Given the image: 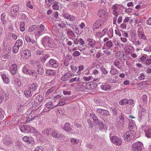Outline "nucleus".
Returning <instances> with one entry per match:
<instances>
[{"instance_id":"1","label":"nucleus","mask_w":151,"mask_h":151,"mask_svg":"<svg viewBox=\"0 0 151 151\" xmlns=\"http://www.w3.org/2000/svg\"><path fill=\"white\" fill-rule=\"evenodd\" d=\"M42 43L45 47L52 48L55 46L54 40L47 36H45L43 38Z\"/></svg>"},{"instance_id":"2","label":"nucleus","mask_w":151,"mask_h":151,"mask_svg":"<svg viewBox=\"0 0 151 151\" xmlns=\"http://www.w3.org/2000/svg\"><path fill=\"white\" fill-rule=\"evenodd\" d=\"M138 116L140 121H144L147 117L146 110L145 109L142 105H139Z\"/></svg>"},{"instance_id":"3","label":"nucleus","mask_w":151,"mask_h":151,"mask_svg":"<svg viewBox=\"0 0 151 151\" xmlns=\"http://www.w3.org/2000/svg\"><path fill=\"white\" fill-rule=\"evenodd\" d=\"M135 132L133 130L127 132L123 136V138L126 141H131L134 139Z\"/></svg>"},{"instance_id":"4","label":"nucleus","mask_w":151,"mask_h":151,"mask_svg":"<svg viewBox=\"0 0 151 151\" xmlns=\"http://www.w3.org/2000/svg\"><path fill=\"white\" fill-rule=\"evenodd\" d=\"M19 128L21 131L24 133H35L36 132V129L31 126L25 125L20 126Z\"/></svg>"},{"instance_id":"5","label":"nucleus","mask_w":151,"mask_h":151,"mask_svg":"<svg viewBox=\"0 0 151 151\" xmlns=\"http://www.w3.org/2000/svg\"><path fill=\"white\" fill-rule=\"evenodd\" d=\"M105 21L104 20L99 19L97 20L93 24L92 29L95 31L103 26L105 25Z\"/></svg>"},{"instance_id":"6","label":"nucleus","mask_w":151,"mask_h":151,"mask_svg":"<svg viewBox=\"0 0 151 151\" xmlns=\"http://www.w3.org/2000/svg\"><path fill=\"white\" fill-rule=\"evenodd\" d=\"M110 139L111 141L116 145L120 146L122 144V140L121 138L115 136H111V134H109Z\"/></svg>"},{"instance_id":"7","label":"nucleus","mask_w":151,"mask_h":151,"mask_svg":"<svg viewBox=\"0 0 151 151\" xmlns=\"http://www.w3.org/2000/svg\"><path fill=\"white\" fill-rule=\"evenodd\" d=\"M97 85L96 83L92 82H88V83H83L82 86L83 87V90L85 89H93L95 88Z\"/></svg>"},{"instance_id":"8","label":"nucleus","mask_w":151,"mask_h":151,"mask_svg":"<svg viewBox=\"0 0 151 151\" xmlns=\"http://www.w3.org/2000/svg\"><path fill=\"white\" fill-rule=\"evenodd\" d=\"M143 145L139 142L133 143L132 146V151H142Z\"/></svg>"},{"instance_id":"9","label":"nucleus","mask_w":151,"mask_h":151,"mask_svg":"<svg viewBox=\"0 0 151 151\" xmlns=\"http://www.w3.org/2000/svg\"><path fill=\"white\" fill-rule=\"evenodd\" d=\"M9 93L2 89L0 90V103L6 101L8 99Z\"/></svg>"},{"instance_id":"10","label":"nucleus","mask_w":151,"mask_h":151,"mask_svg":"<svg viewBox=\"0 0 151 151\" xmlns=\"http://www.w3.org/2000/svg\"><path fill=\"white\" fill-rule=\"evenodd\" d=\"M51 134L52 136L53 137L62 140H63L65 137V136L64 134H59L55 130L52 129Z\"/></svg>"},{"instance_id":"11","label":"nucleus","mask_w":151,"mask_h":151,"mask_svg":"<svg viewBox=\"0 0 151 151\" xmlns=\"http://www.w3.org/2000/svg\"><path fill=\"white\" fill-rule=\"evenodd\" d=\"M45 27L42 24H41L36 29L35 32V35L36 37H38L43 34L45 30Z\"/></svg>"},{"instance_id":"12","label":"nucleus","mask_w":151,"mask_h":151,"mask_svg":"<svg viewBox=\"0 0 151 151\" xmlns=\"http://www.w3.org/2000/svg\"><path fill=\"white\" fill-rule=\"evenodd\" d=\"M143 30V29L141 27H138L137 31L138 36L139 39L145 41L147 40L146 36Z\"/></svg>"},{"instance_id":"13","label":"nucleus","mask_w":151,"mask_h":151,"mask_svg":"<svg viewBox=\"0 0 151 151\" xmlns=\"http://www.w3.org/2000/svg\"><path fill=\"white\" fill-rule=\"evenodd\" d=\"M48 65L50 67L56 68L59 65V63L57 60L52 59L49 60L48 62Z\"/></svg>"},{"instance_id":"14","label":"nucleus","mask_w":151,"mask_h":151,"mask_svg":"<svg viewBox=\"0 0 151 151\" xmlns=\"http://www.w3.org/2000/svg\"><path fill=\"white\" fill-rule=\"evenodd\" d=\"M19 10V7L17 5H15L12 7L10 9V14L11 15L14 17L16 16Z\"/></svg>"},{"instance_id":"15","label":"nucleus","mask_w":151,"mask_h":151,"mask_svg":"<svg viewBox=\"0 0 151 151\" xmlns=\"http://www.w3.org/2000/svg\"><path fill=\"white\" fill-rule=\"evenodd\" d=\"M31 55L30 51L28 50H25L23 51L21 53V57L24 59H28Z\"/></svg>"},{"instance_id":"16","label":"nucleus","mask_w":151,"mask_h":151,"mask_svg":"<svg viewBox=\"0 0 151 151\" xmlns=\"http://www.w3.org/2000/svg\"><path fill=\"white\" fill-rule=\"evenodd\" d=\"M96 112L101 115L108 116L110 115V113L108 110L104 109H96Z\"/></svg>"},{"instance_id":"17","label":"nucleus","mask_w":151,"mask_h":151,"mask_svg":"<svg viewBox=\"0 0 151 151\" xmlns=\"http://www.w3.org/2000/svg\"><path fill=\"white\" fill-rule=\"evenodd\" d=\"M25 38L28 44H36L35 40L30 36L29 34H26Z\"/></svg>"},{"instance_id":"18","label":"nucleus","mask_w":151,"mask_h":151,"mask_svg":"<svg viewBox=\"0 0 151 151\" xmlns=\"http://www.w3.org/2000/svg\"><path fill=\"white\" fill-rule=\"evenodd\" d=\"M22 72L26 74H28L29 75H33L35 71L34 70H29L28 67L26 65H24L23 68L22 69Z\"/></svg>"},{"instance_id":"19","label":"nucleus","mask_w":151,"mask_h":151,"mask_svg":"<svg viewBox=\"0 0 151 151\" xmlns=\"http://www.w3.org/2000/svg\"><path fill=\"white\" fill-rule=\"evenodd\" d=\"M72 75L70 73H67L65 74L61 78V80L63 81H69L70 78L72 77Z\"/></svg>"},{"instance_id":"20","label":"nucleus","mask_w":151,"mask_h":151,"mask_svg":"<svg viewBox=\"0 0 151 151\" xmlns=\"http://www.w3.org/2000/svg\"><path fill=\"white\" fill-rule=\"evenodd\" d=\"M111 85L107 83H105L101 86V88L103 90L107 91L110 89L111 88Z\"/></svg>"},{"instance_id":"21","label":"nucleus","mask_w":151,"mask_h":151,"mask_svg":"<svg viewBox=\"0 0 151 151\" xmlns=\"http://www.w3.org/2000/svg\"><path fill=\"white\" fill-rule=\"evenodd\" d=\"M71 125L68 122L66 123L63 128V130L67 132H70L72 131Z\"/></svg>"},{"instance_id":"22","label":"nucleus","mask_w":151,"mask_h":151,"mask_svg":"<svg viewBox=\"0 0 151 151\" xmlns=\"http://www.w3.org/2000/svg\"><path fill=\"white\" fill-rule=\"evenodd\" d=\"M17 70V66L16 64H13L10 67L9 69L10 73L12 75L15 74Z\"/></svg>"},{"instance_id":"23","label":"nucleus","mask_w":151,"mask_h":151,"mask_svg":"<svg viewBox=\"0 0 151 151\" xmlns=\"http://www.w3.org/2000/svg\"><path fill=\"white\" fill-rule=\"evenodd\" d=\"M106 13L105 11L102 9H99L97 12V15L100 17L104 18Z\"/></svg>"},{"instance_id":"24","label":"nucleus","mask_w":151,"mask_h":151,"mask_svg":"<svg viewBox=\"0 0 151 151\" xmlns=\"http://www.w3.org/2000/svg\"><path fill=\"white\" fill-rule=\"evenodd\" d=\"M37 71L40 75H42L44 73V69L42 65L39 64L37 65Z\"/></svg>"},{"instance_id":"25","label":"nucleus","mask_w":151,"mask_h":151,"mask_svg":"<svg viewBox=\"0 0 151 151\" xmlns=\"http://www.w3.org/2000/svg\"><path fill=\"white\" fill-rule=\"evenodd\" d=\"M32 98L34 99L35 101L40 103L42 100L43 98L41 95H37V94L34 95Z\"/></svg>"},{"instance_id":"26","label":"nucleus","mask_w":151,"mask_h":151,"mask_svg":"<svg viewBox=\"0 0 151 151\" xmlns=\"http://www.w3.org/2000/svg\"><path fill=\"white\" fill-rule=\"evenodd\" d=\"M38 85L35 83H33L30 84L29 86V88L31 90L32 92H35L37 90L38 88Z\"/></svg>"},{"instance_id":"27","label":"nucleus","mask_w":151,"mask_h":151,"mask_svg":"<svg viewBox=\"0 0 151 151\" xmlns=\"http://www.w3.org/2000/svg\"><path fill=\"white\" fill-rule=\"evenodd\" d=\"M110 73L112 75L114 76L118 74L119 73V71L112 65L111 67Z\"/></svg>"},{"instance_id":"28","label":"nucleus","mask_w":151,"mask_h":151,"mask_svg":"<svg viewBox=\"0 0 151 151\" xmlns=\"http://www.w3.org/2000/svg\"><path fill=\"white\" fill-rule=\"evenodd\" d=\"M76 82L77 84H80L81 83L80 78L79 77H77L73 78L69 80V83H73L74 82Z\"/></svg>"},{"instance_id":"29","label":"nucleus","mask_w":151,"mask_h":151,"mask_svg":"<svg viewBox=\"0 0 151 151\" xmlns=\"http://www.w3.org/2000/svg\"><path fill=\"white\" fill-rule=\"evenodd\" d=\"M99 126V129H106L107 128V126L105 124H104L102 121H100L97 124Z\"/></svg>"},{"instance_id":"30","label":"nucleus","mask_w":151,"mask_h":151,"mask_svg":"<svg viewBox=\"0 0 151 151\" xmlns=\"http://www.w3.org/2000/svg\"><path fill=\"white\" fill-rule=\"evenodd\" d=\"M124 53L123 51L120 52L119 51H117L115 55L116 58L118 59H121L124 56Z\"/></svg>"},{"instance_id":"31","label":"nucleus","mask_w":151,"mask_h":151,"mask_svg":"<svg viewBox=\"0 0 151 151\" xmlns=\"http://www.w3.org/2000/svg\"><path fill=\"white\" fill-rule=\"evenodd\" d=\"M32 91L29 88L24 91V94L26 97H30L32 96Z\"/></svg>"},{"instance_id":"32","label":"nucleus","mask_w":151,"mask_h":151,"mask_svg":"<svg viewBox=\"0 0 151 151\" xmlns=\"http://www.w3.org/2000/svg\"><path fill=\"white\" fill-rule=\"evenodd\" d=\"M55 86H53L50 88L47 91L45 94V96H47L50 94L52 93V92L55 90Z\"/></svg>"},{"instance_id":"33","label":"nucleus","mask_w":151,"mask_h":151,"mask_svg":"<svg viewBox=\"0 0 151 151\" xmlns=\"http://www.w3.org/2000/svg\"><path fill=\"white\" fill-rule=\"evenodd\" d=\"M1 77L5 83L7 84L10 82V80L5 74H2Z\"/></svg>"},{"instance_id":"34","label":"nucleus","mask_w":151,"mask_h":151,"mask_svg":"<svg viewBox=\"0 0 151 151\" xmlns=\"http://www.w3.org/2000/svg\"><path fill=\"white\" fill-rule=\"evenodd\" d=\"M113 65L119 69H121L122 68L121 65H120V62L118 60H116L113 62Z\"/></svg>"},{"instance_id":"35","label":"nucleus","mask_w":151,"mask_h":151,"mask_svg":"<svg viewBox=\"0 0 151 151\" xmlns=\"http://www.w3.org/2000/svg\"><path fill=\"white\" fill-rule=\"evenodd\" d=\"M87 41L89 43L88 45L90 46V47H94L95 44V41L94 40L90 38H88Z\"/></svg>"},{"instance_id":"36","label":"nucleus","mask_w":151,"mask_h":151,"mask_svg":"<svg viewBox=\"0 0 151 151\" xmlns=\"http://www.w3.org/2000/svg\"><path fill=\"white\" fill-rule=\"evenodd\" d=\"M52 130L51 128H49L47 129H45L42 131V133L44 134L48 135L50 134H51Z\"/></svg>"},{"instance_id":"37","label":"nucleus","mask_w":151,"mask_h":151,"mask_svg":"<svg viewBox=\"0 0 151 151\" xmlns=\"http://www.w3.org/2000/svg\"><path fill=\"white\" fill-rule=\"evenodd\" d=\"M23 105L20 103H18L16 105V111L17 112L20 111L23 108Z\"/></svg>"},{"instance_id":"38","label":"nucleus","mask_w":151,"mask_h":151,"mask_svg":"<svg viewBox=\"0 0 151 151\" xmlns=\"http://www.w3.org/2000/svg\"><path fill=\"white\" fill-rule=\"evenodd\" d=\"M146 136L147 138H151V128H149L145 131Z\"/></svg>"},{"instance_id":"39","label":"nucleus","mask_w":151,"mask_h":151,"mask_svg":"<svg viewBox=\"0 0 151 151\" xmlns=\"http://www.w3.org/2000/svg\"><path fill=\"white\" fill-rule=\"evenodd\" d=\"M105 45L109 49H110L114 46L111 40L106 42Z\"/></svg>"},{"instance_id":"40","label":"nucleus","mask_w":151,"mask_h":151,"mask_svg":"<svg viewBox=\"0 0 151 151\" xmlns=\"http://www.w3.org/2000/svg\"><path fill=\"white\" fill-rule=\"evenodd\" d=\"M58 4L59 3L58 2H54L52 5V9L54 10H58L59 9V6Z\"/></svg>"},{"instance_id":"41","label":"nucleus","mask_w":151,"mask_h":151,"mask_svg":"<svg viewBox=\"0 0 151 151\" xmlns=\"http://www.w3.org/2000/svg\"><path fill=\"white\" fill-rule=\"evenodd\" d=\"M23 44V42L22 40L19 39L17 40L16 41V42L15 43V45H16V46H17L18 47H20L22 46Z\"/></svg>"},{"instance_id":"42","label":"nucleus","mask_w":151,"mask_h":151,"mask_svg":"<svg viewBox=\"0 0 151 151\" xmlns=\"http://www.w3.org/2000/svg\"><path fill=\"white\" fill-rule=\"evenodd\" d=\"M37 26L36 25H31L28 28V32L30 33L33 32L36 29H37Z\"/></svg>"},{"instance_id":"43","label":"nucleus","mask_w":151,"mask_h":151,"mask_svg":"<svg viewBox=\"0 0 151 151\" xmlns=\"http://www.w3.org/2000/svg\"><path fill=\"white\" fill-rule=\"evenodd\" d=\"M50 57L49 55L46 54L42 56L40 58L41 61L42 63H45L47 59Z\"/></svg>"},{"instance_id":"44","label":"nucleus","mask_w":151,"mask_h":151,"mask_svg":"<svg viewBox=\"0 0 151 151\" xmlns=\"http://www.w3.org/2000/svg\"><path fill=\"white\" fill-rule=\"evenodd\" d=\"M6 14L5 13H3L1 15V21L3 24H5L6 23Z\"/></svg>"},{"instance_id":"45","label":"nucleus","mask_w":151,"mask_h":151,"mask_svg":"<svg viewBox=\"0 0 151 151\" xmlns=\"http://www.w3.org/2000/svg\"><path fill=\"white\" fill-rule=\"evenodd\" d=\"M107 35L110 38H111L113 36V29L112 28L109 29L107 33Z\"/></svg>"},{"instance_id":"46","label":"nucleus","mask_w":151,"mask_h":151,"mask_svg":"<svg viewBox=\"0 0 151 151\" xmlns=\"http://www.w3.org/2000/svg\"><path fill=\"white\" fill-rule=\"evenodd\" d=\"M25 23L24 22H22L20 24L19 29L22 32H24L25 29Z\"/></svg>"},{"instance_id":"47","label":"nucleus","mask_w":151,"mask_h":151,"mask_svg":"<svg viewBox=\"0 0 151 151\" xmlns=\"http://www.w3.org/2000/svg\"><path fill=\"white\" fill-rule=\"evenodd\" d=\"M47 73L49 75H51L52 76H54L55 75L56 72L55 70H47Z\"/></svg>"},{"instance_id":"48","label":"nucleus","mask_w":151,"mask_h":151,"mask_svg":"<svg viewBox=\"0 0 151 151\" xmlns=\"http://www.w3.org/2000/svg\"><path fill=\"white\" fill-rule=\"evenodd\" d=\"M5 112L1 108H0V119L2 120L4 118Z\"/></svg>"},{"instance_id":"49","label":"nucleus","mask_w":151,"mask_h":151,"mask_svg":"<svg viewBox=\"0 0 151 151\" xmlns=\"http://www.w3.org/2000/svg\"><path fill=\"white\" fill-rule=\"evenodd\" d=\"M13 81L14 83L17 86H19L21 85V81L17 78H14Z\"/></svg>"},{"instance_id":"50","label":"nucleus","mask_w":151,"mask_h":151,"mask_svg":"<svg viewBox=\"0 0 151 151\" xmlns=\"http://www.w3.org/2000/svg\"><path fill=\"white\" fill-rule=\"evenodd\" d=\"M142 101L143 103L145 104L147 103V96L145 95H143L142 97Z\"/></svg>"},{"instance_id":"51","label":"nucleus","mask_w":151,"mask_h":151,"mask_svg":"<svg viewBox=\"0 0 151 151\" xmlns=\"http://www.w3.org/2000/svg\"><path fill=\"white\" fill-rule=\"evenodd\" d=\"M45 106L48 109H52L54 107L53 103L51 101L49 102L46 103Z\"/></svg>"},{"instance_id":"52","label":"nucleus","mask_w":151,"mask_h":151,"mask_svg":"<svg viewBox=\"0 0 151 151\" xmlns=\"http://www.w3.org/2000/svg\"><path fill=\"white\" fill-rule=\"evenodd\" d=\"M70 67L72 72L74 73H75L78 69L77 67L74 65H70Z\"/></svg>"},{"instance_id":"53","label":"nucleus","mask_w":151,"mask_h":151,"mask_svg":"<svg viewBox=\"0 0 151 151\" xmlns=\"http://www.w3.org/2000/svg\"><path fill=\"white\" fill-rule=\"evenodd\" d=\"M134 125L135 124L134 122L133 121H130L128 124V128L129 129H132Z\"/></svg>"},{"instance_id":"54","label":"nucleus","mask_w":151,"mask_h":151,"mask_svg":"<svg viewBox=\"0 0 151 151\" xmlns=\"http://www.w3.org/2000/svg\"><path fill=\"white\" fill-rule=\"evenodd\" d=\"M19 49V47L17 46H16L15 45L12 48V52L14 53H17L18 52Z\"/></svg>"},{"instance_id":"55","label":"nucleus","mask_w":151,"mask_h":151,"mask_svg":"<svg viewBox=\"0 0 151 151\" xmlns=\"http://www.w3.org/2000/svg\"><path fill=\"white\" fill-rule=\"evenodd\" d=\"M84 68V66L83 65H81L79 66L78 67V69L77 72V73L78 74H81V71L83 70Z\"/></svg>"},{"instance_id":"56","label":"nucleus","mask_w":151,"mask_h":151,"mask_svg":"<svg viewBox=\"0 0 151 151\" xmlns=\"http://www.w3.org/2000/svg\"><path fill=\"white\" fill-rule=\"evenodd\" d=\"M119 4H116L114 5L111 7V9L113 11H117L118 9Z\"/></svg>"},{"instance_id":"57","label":"nucleus","mask_w":151,"mask_h":151,"mask_svg":"<svg viewBox=\"0 0 151 151\" xmlns=\"http://www.w3.org/2000/svg\"><path fill=\"white\" fill-rule=\"evenodd\" d=\"M70 141L71 143L73 144H76L78 143L79 142L78 139L75 138H72Z\"/></svg>"},{"instance_id":"58","label":"nucleus","mask_w":151,"mask_h":151,"mask_svg":"<svg viewBox=\"0 0 151 151\" xmlns=\"http://www.w3.org/2000/svg\"><path fill=\"white\" fill-rule=\"evenodd\" d=\"M101 70L103 74L106 75L108 73L107 70L104 68L103 67L101 68Z\"/></svg>"},{"instance_id":"59","label":"nucleus","mask_w":151,"mask_h":151,"mask_svg":"<svg viewBox=\"0 0 151 151\" xmlns=\"http://www.w3.org/2000/svg\"><path fill=\"white\" fill-rule=\"evenodd\" d=\"M95 35L96 37H102L104 36V35H103L102 34V33L100 31H98L96 32V34H95Z\"/></svg>"},{"instance_id":"60","label":"nucleus","mask_w":151,"mask_h":151,"mask_svg":"<svg viewBox=\"0 0 151 151\" xmlns=\"http://www.w3.org/2000/svg\"><path fill=\"white\" fill-rule=\"evenodd\" d=\"M55 0H45L46 4L48 6H50Z\"/></svg>"},{"instance_id":"61","label":"nucleus","mask_w":151,"mask_h":151,"mask_svg":"<svg viewBox=\"0 0 151 151\" xmlns=\"http://www.w3.org/2000/svg\"><path fill=\"white\" fill-rule=\"evenodd\" d=\"M27 143L28 144H31V145H34L35 142L33 138L29 137Z\"/></svg>"},{"instance_id":"62","label":"nucleus","mask_w":151,"mask_h":151,"mask_svg":"<svg viewBox=\"0 0 151 151\" xmlns=\"http://www.w3.org/2000/svg\"><path fill=\"white\" fill-rule=\"evenodd\" d=\"M67 34L68 35L74 36L75 34L71 30L68 29L67 31Z\"/></svg>"},{"instance_id":"63","label":"nucleus","mask_w":151,"mask_h":151,"mask_svg":"<svg viewBox=\"0 0 151 151\" xmlns=\"http://www.w3.org/2000/svg\"><path fill=\"white\" fill-rule=\"evenodd\" d=\"M103 52L106 54V55H109L111 54V50H110L109 49H107L104 50Z\"/></svg>"},{"instance_id":"64","label":"nucleus","mask_w":151,"mask_h":151,"mask_svg":"<svg viewBox=\"0 0 151 151\" xmlns=\"http://www.w3.org/2000/svg\"><path fill=\"white\" fill-rule=\"evenodd\" d=\"M33 151H43V148L41 146L37 147Z\"/></svg>"}]
</instances>
